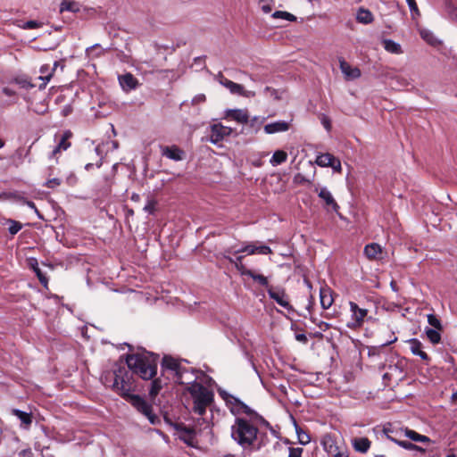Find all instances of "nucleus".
I'll use <instances>...</instances> for the list:
<instances>
[{
	"mask_svg": "<svg viewBox=\"0 0 457 457\" xmlns=\"http://www.w3.org/2000/svg\"><path fill=\"white\" fill-rule=\"evenodd\" d=\"M128 368L143 379H150L156 375L157 362L150 353L129 354L126 358Z\"/></svg>",
	"mask_w": 457,
	"mask_h": 457,
	"instance_id": "obj_3",
	"label": "nucleus"
},
{
	"mask_svg": "<svg viewBox=\"0 0 457 457\" xmlns=\"http://www.w3.org/2000/svg\"><path fill=\"white\" fill-rule=\"evenodd\" d=\"M272 17L275 19L279 18V19L291 21L296 20V17L294 14L287 12H284V11H276L275 12L272 13Z\"/></svg>",
	"mask_w": 457,
	"mask_h": 457,
	"instance_id": "obj_36",
	"label": "nucleus"
},
{
	"mask_svg": "<svg viewBox=\"0 0 457 457\" xmlns=\"http://www.w3.org/2000/svg\"><path fill=\"white\" fill-rule=\"evenodd\" d=\"M349 307L351 317L346 323L347 328L352 329L360 328L362 327L365 320L370 319V317H368V309L359 307L354 302H349Z\"/></svg>",
	"mask_w": 457,
	"mask_h": 457,
	"instance_id": "obj_7",
	"label": "nucleus"
},
{
	"mask_svg": "<svg viewBox=\"0 0 457 457\" xmlns=\"http://www.w3.org/2000/svg\"><path fill=\"white\" fill-rule=\"evenodd\" d=\"M353 446L355 451L366 453L370 447V441L367 437H355L353 439Z\"/></svg>",
	"mask_w": 457,
	"mask_h": 457,
	"instance_id": "obj_25",
	"label": "nucleus"
},
{
	"mask_svg": "<svg viewBox=\"0 0 457 457\" xmlns=\"http://www.w3.org/2000/svg\"><path fill=\"white\" fill-rule=\"evenodd\" d=\"M320 304H321L322 308L325 310L328 309L334 302V299L332 297V292H331L330 288H328L327 287L320 288Z\"/></svg>",
	"mask_w": 457,
	"mask_h": 457,
	"instance_id": "obj_22",
	"label": "nucleus"
},
{
	"mask_svg": "<svg viewBox=\"0 0 457 457\" xmlns=\"http://www.w3.org/2000/svg\"><path fill=\"white\" fill-rule=\"evenodd\" d=\"M295 339L298 341V342H302V343H306L307 342V337L304 334H296L295 335Z\"/></svg>",
	"mask_w": 457,
	"mask_h": 457,
	"instance_id": "obj_56",
	"label": "nucleus"
},
{
	"mask_svg": "<svg viewBox=\"0 0 457 457\" xmlns=\"http://www.w3.org/2000/svg\"><path fill=\"white\" fill-rule=\"evenodd\" d=\"M232 132L233 129L230 127L224 126L221 123H215L211 126L210 141L217 144L225 137H229Z\"/></svg>",
	"mask_w": 457,
	"mask_h": 457,
	"instance_id": "obj_10",
	"label": "nucleus"
},
{
	"mask_svg": "<svg viewBox=\"0 0 457 457\" xmlns=\"http://www.w3.org/2000/svg\"><path fill=\"white\" fill-rule=\"evenodd\" d=\"M95 151L96 153V154L99 156V161L98 162L96 163L97 167H100L102 165V154H101V151H100V146H96L95 147Z\"/></svg>",
	"mask_w": 457,
	"mask_h": 457,
	"instance_id": "obj_55",
	"label": "nucleus"
},
{
	"mask_svg": "<svg viewBox=\"0 0 457 457\" xmlns=\"http://www.w3.org/2000/svg\"><path fill=\"white\" fill-rule=\"evenodd\" d=\"M296 432H297L299 443L301 445H307L308 443H310L311 438H310V436L306 432H304L301 429H298V428L296 429Z\"/></svg>",
	"mask_w": 457,
	"mask_h": 457,
	"instance_id": "obj_41",
	"label": "nucleus"
},
{
	"mask_svg": "<svg viewBox=\"0 0 457 457\" xmlns=\"http://www.w3.org/2000/svg\"><path fill=\"white\" fill-rule=\"evenodd\" d=\"M119 83L124 91H131L137 87L138 80L131 74L126 73L119 76Z\"/></svg>",
	"mask_w": 457,
	"mask_h": 457,
	"instance_id": "obj_18",
	"label": "nucleus"
},
{
	"mask_svg": "<svg viewBox=\"0 0 457 457\" xmlns=\"http://www.w3.org/2000/svg\"><path fill=\"white\" fill-rule=\"evenodd\" d=\"M303 448L296 447V448H289V455L288 457H301L303 453Z\"/></svg>",
	"mask_w": 457,
	"mask_h": 457,
	"instance_id": "obj_47",
	"label": "nucleus"
},
{
	"mask_svg": "<svg viewBox=\"0 0 457 457\" xmlns=\"http://www.w3.org/2000/svg\"><path fill=\"white\" fill-rule=\"evenodd\" d=\"M26 26L29 29H32V28L37 27L38 24L35 21H29L26 22Z\"/></svg>",
	"mask_w": 457,
	"mask_h": 457,
	"instance_id": "obj_58",
	"label": "nucleus"
},
{
	"mask_svg": "<svg viewBox=\"0 0 457 457\" xmlns=\"http://www.w3.org/2000/svg\"><path fill=\"white\" fill-rule=\"evenodd\" d=\"M409 7H410V10L411 12H417L418 11V6H417V4L415 2V0H406Z\"/></svg>",
	"mask_w": 457,
	"mask_h": 457,
	"instance_id": "obj_53",
	"label": "nucleus"
},
{
	"mask_svg": "<svg viewBox=\"0 0 457 457\" xmlns=\"http://www.w3.org/2000/svg\"><path fill=\"white\" fill-rule=\"evenodd\" d=\"M230 253L237 254V253H245L247 255L253 254H270L272 253L271 249L264 245H262L259 242H251L245 244L243 247L237 250H229Z\"/></svg>",
	"mask_w": 457,
	"mask_h": 457,
	"instance_id": "obj_9",
	"label": "nucleus"
},
{
	"mask_svg": "<svg viewBox=\"0 0 457 457\" xmlns=\"http://www.w3.org/2000/svg\"><path fill=\"white\" fill-rule=\"evenodd\" d=\"M163 372H167L169 377L179 384H188V380L193 378V373L181 365V362L171 356H164L162 361Z\"/></svg>",
	"mask_w": 457,
	"mask_h": 457,
	"instance_id": "obj_5",
	"label": "nucleus"
},
{
	"mask_svg": "<svg viewBox=\"0 0 457 457\" xmlns=\"http://www.w3.org/2000/svg\"><path fill=\"white\" fill-rule=\"evenodd\" d=\"M145 210L151 212L152 210H153V205L151 203H149V204H147L145 207Z\"/></svg>",
	"mask_w": 457,
	"mask_h": 457,
	"instance_id": "obj_62",
	"label": "nucleus"
},
{
	"mask_svg": "<svg viewBox=\"0 0 457 457\" xmlns=\"http://www.w3.org/2000/svg\"><path fill=\"white\" fill-rule=\"evenodd\" d=\"M334 156L328 153L322 154L317 156L316 163L320 167H329L333 162Z\"/></svg>",
	"mask_w": 457,
	"mask_h": 457,
	"instance_id": "obj_33",
	"label": "nucleus"
},
{
	"mask_svg": "<svg viewBox=\"0 0 457 457\" xmlns=\"http://www.w3.org/2000/svg\"><path fill=\"white\" fill-rule=\"evenodd\" d=\"M324 326V328L323 330L327 329L328 328V323H325V322H322L320 327L322 328Z\"/></svg>",
	"mask_w": 457,
	"mask_h": 457,
	"instance_id": "obj_64",
	"label": "nucleus"
},
{
	"mask_svg": "<svg viewBox=\"0 0 457 457\" xmlns=\"http://www.w3.org/2000/svg\"><path fill=\"white\" fill-rule=\"evenodd\" d=\"M440 331L441 330H439V329H435V328H425V334H426L427 337L434 345L438 344L441 340Z\"/></svg>",
	"mask_w": 457,
	"mask_h": 457,
	"instance_id": "obj_32",
	"label": "nucleus"
},
{
	"mask_svg": "<svg viewBox=\"0 0 457 457\" xmlns=\"http://www.w3.org/2000/svg\"><path fill=\"white\" fill-rule=\"evenodd\" d=\"M259 7L262 11L263 13H269L271 12L273 8L272 2H269L266 0H261L259 2Z\"/></svg>",
	"mask_w": 457,
	"mask_h": 457,
	"instance_id": "obj_42",
	"label": "nucleus"
},
{
	"mask_svg": "<svg viewBox=\"0 0 457 457\" xmlns=\"http://www.w3.org/2000/svg\"><path fill=\"white\" fill-rule=\"evenodd\" d=\"M10 227L8 228L10 234L15 235L21 229V224L15 220H10Z\"/></svg>",
	"mask_w": 457,
	"mask_h": 457,
	"instance_id": "obj_44",
	"label": "nucleus"
},
{
	"mask_svg": "<svg viewBox=\"0 0 457 457\" xmlns=\"http://www.w3.org/2000/svg\"><path fill=\"white\" fill-rule=\"evenodd\" d=\"M82 5L83 4L75 0H62L60 4L59 12L60 13L70 12L79 15L82 10Z\"/></svg>",
	"mask_w": 457,
	"mask_h": 457,
	"instance_id": "obj_19",
	"label": "nucleus"
},
{
	"mask_svg": "<svg viewBox=\"0 0 457 457\" xmlns=\"http://www.w3.org/2000/svg\"><path fill=\"white\" fill-rule=\"evenodd\" d=\"M329 167H331L337 172H340L342 170L340 161L335 157L333 159V162H331V165H329Z\"/></svg>",
	"mask_w": 457,
	"mask_h": 457,
	"instance_id": "obj_49",
	"label": "nucleus"
},
{
	"mask_svg": "<svg viewBox=\"0 0 457 457\" xmlns=\"http://www.w3.org/2000/svg\"><path fill=\"white\" fill-rule=\"evenodd\" d=\"M24 204H26L29 208L34 209L36 212H37V210L36 208V205L31 201H24Z\"/></svg>",
	"mask_w": 457,
	"mask_h": 457,
	"instance_id": "obj_59",
	"label": "nucleus"
},
{
	"mask_svg": "<svg viewBox=\"0 0 457 457\" xmlns=\"http://www.w3.org/2000/svg\"><path fill=\"white\" fill-rule=\"evenodd\" d=\"M258 428L245 418H237L231 426V437L243 449L259 448Z\"/></svg>",
	"mask_w": 457,
	"mask_h": 457,
	"instance_id": "obj_2",
	"label": "nucleus"
},
{
	"mask_svg": "<svg viewBox=\"0 0 457 457\" xmlns=\"http://www.w3.org/2000/svg\"><path fill=\"white\" fill-rule=\"evenodd\" d=\"M29 265L34 270L35 267H38L37 261L36 259H30Z\"/></svg>",
	"mask_w": 457,
	"mask_h": 457,
	"instance_id": "obj_60",
	"label": "nucleus"
},
{
	"mask_svg": "<svg viewBox=\"0 0 457 457\" xmlns=\"http://www.w3.org/2000/svg\"><path fill=\"white\" fill-rule=\"evenodd\" d=\"M185 385L187 386L185 392L188 393L193 400V411L198 415H204L206 408L213 401V393L201 383L196 382L195 376L188 380V384Z\"/></svg>",
	"mask_w": 457,
	"mask_h": 457,
	"instance_id": "obj_4",
	"label": "nucleus"
},
{
	"mask_svg": "<svg viewBox=\"0 0 457 457\" xmlns=\"http://www.w3.org/2000/svg\"><path fill=\"white\" fill-rule=\"evenodd\" d=\"M339 63L340 70L346 80H353L361 77V72L359 68L350 65L343 59L339 61Z\"/></svg>",
	"mask_w": 457,
	"mask_h": 457,
	"instance_id": "obj_13",
	"label": "nucleus"
},
{
	"mask_svg": "<svg viewBox=\"0 0 457 457\" xmlns=\"http://www.w3.org/2000/svg\"><path fill=\"white\" fill-rule=\"evenodd\" d=\"M403 432H404L405 436L411 439L412 441L421 442V443H427V442L430 441V439L428 436L420 435L414 430L405 428L403 430Z\"/></svg>",
	"mask_w": 457,
	"mask_h": 457,
	"instance_id": "obj_30",
	"label": "nucleus"
},
{
	"mask_svg": "<svg viewBox=\"0 0 457 457\" xmlns=\"http://www.w3.org/2000/svg\"><path fill=\"white\" fill-rule=\"evenodd\" d=\"M445 12L449 19L457 21V5L453 2L445 4Z\"/></svg>",
	"mask_w": 457,
	"mask_h": 457,
	"instance_id": "obj_34",
	"label": "nucleus"
},
{
	"mask_svg": "<svg viewBox=\"0 0 457 457\" xmlns=\"http://www.w3.org/2000/svg\"><path fill=\"white\" fill-rule=\"evenodd\" d=\"M389 439H391L392 441L395 442L398 445L402 446L403 448L404 449H407V450H413L414 448H418L417 445L408 442V441H399V440H396V439H394L392 438L390 436H387Z\"/></svg>",
	"mask_w": 457,
	"mask_h": 457,
	"instance_id": "obj_43",
	"label": "nucleus"
},
{
	"mask_svg": "<svg viewBox=\"0 0 457 457\" xmlns=\"http://www.w3.org/2000/svg\"><path fill=\"white\" fill-rule=\"evenodd\" d=\"M381 43L385 50L390 54H401L403 53L402 46L397 42L391 39H383Z\"/></svg>",
	"mask_w": 457,
	"mask_h": 457,
	"instance_id": "obj_26",
	"label": "nucleus"
},
{
	"mask_svg": "<svg viewBox=\"0 0 457 457\" xmlns=\"http://www.w3.org/2000/svg\"><path fill=\"white\" fill-rule=\"evenodd\" d=\"M290 127H291L290 121L277 120V121L266 124L264 126L263 129L266 134L270 135V134H275V133L286 132L290 129Z\"/></svg>",
	"mask_w": 457,
	"mask_h": 457,
	"instance_id": "obj_15",
	"label": "nucleus"
},
{
	"mask_svg": "<svg viewBox=\"0 0 457 457\" xmlns=\"http://www.w3.org/2000/svg\"><path fill=\"white\" fill-rule=\"evenodd\" d=\"M228 261L233 263L236 267V269L242 274V275H245V276H248L249 275H252V270H249L247 269L244 263H243V256L242 255H238L235 260L232 259V258H228Z\"/></svg>",
	"mask_w": 457,
	"mask_h": 457,
	"instance_id": "obj_28",
	"label": "nucleus"
},
{
	"mask_svg": "<svg viewBox=\"0 0 457 457\" xmlns=\"http://www.w3.org/2000/svg\"><path fill=\"white\" fill-rule=\"evenodd\" d=\"M315 191L317 192L319 197L325 203L326 206L330 207L335 212L338 211L339 206L327 187H317Z\"/></svg>",
	"mask_w": 457,
	"mask_h": 457,
	"instance_id": "obj_16",
	"label": "nucleus"
},
{
	"mask_svg": "<svg viewBox=\"0 0 457 457\" xmlns=\"http://www.w3.org/2000/svg\"><path fill=\"white\" fill-rule=\"evenodd\" d=\"M321 445L324 450L333 457H348L344 443L332 435L327 434L322 437Z\"/></svg>",
	"mask_w": 457,
	"mask_h": 457,
	"instance_id": "obj_6",
	"label": "nucleus"
},
{
	"mask_svg": "<svg viewBox=\"0 0 457 457\" xmlns=\"http://www.w3.org/2000/svg\"><path fill=\"white\" fill-rule=\"evenodd\" d=\"M420 37L433 47L438 48L443 45L442 40L436 37L432 30H420Z\"/></svg>",
	"mask_w": 457,
	"mask_h": 457,
	"instance_id": "obj_23",
	"label": "nucleus"
},
{
	"mask_svg": "<svg viewBox=\"0 0 457 457\" xmlns=\"http://www.w3.org/2000/svg\"><path fill=\"white\" fill-rule=\"evenodd\" d=\"M395 340H396V337H395L394 339H392V340H390V341H388V342H386V343L382 344V345H383V346H384V345H388L392 344L393 342H395Z\"/></svg>",
	"mask_w": 457,
	"mask_h": 457,
	"instance_id": "obj_63",
	"label": "nucleus"
},
{
	"mask_svg": "<svg viewBox=\"0 0 457 457\" xmlns=\"http://www.w3.org/2000/svg\"><path fill=\"white\" fill-rule=\"evenodd\" d=\"M17 83L21 85L23 88L32 87L33 85L28 82L27 80H17Z\"/></svg>",
	"mask_w": 457,
	"mask_h": 457,
	"instance_id": "obj_54",
	"label": "nucleus"
},
{
	"mask_svg": "<svg viewBox=\"0 0 457 457\" xmlns=\"http://www.w3.org/2000/svg\"><path fill=\"white\" fill-rule=\"evenodd\" d=\"M162 154L173 161H181L184 157V152L176 145L162 147Z\"/></svg>",
	"mask_w": 457,
	"mask_h": 457,
	"instance_id": "obj_20",
	"label": "nucleus"
},
{
	"mask_svg": "<svg viewBox=\"0 0 457 457\" xmlns=\"http://www.w3.org/2000/svg\"><path fill=\"white\" fill-rule=\"evenodd\" d=\"M390 286H391V288L394 290V291H397V287H396V283L395 281L392 280L391 283H390Z\"/></svg>",
	"mask_w": 457,
	"mask_h": 457,
	"instance_id": "obj_61",
	"label": "nucleus"
},
{
	"mask_svg": "<svg viewBox=\"0 0 457 457\" xmlns=\"http://www.w3.org/2000/svg\"><path fill=\"white\" fill-rule=\"evenodd\" d=\"M225 118L233 120L240 124H245L248 122L249 115L246 110L228 109L225 111Z\"/></svg>",
	"mask_w": 457,
	"mask_h": 457,
	"instance_id": "obj_14",
	"label": "nucleus"
},
{
	"mask_svg": "<svg viewBox=\"0 0 457 457\" xmlns=\"http://www.w3.org/2000/svg\"><path fill=\"white\" fill-rule=\"evenodd\" d=\"M364 254L369 260H381L385 253L380 245L370 243L364 247Z\"/></svg>",
	"mask_w": 457,
	"mask_h": 457,
	"instance_id": "obj_17",
	"label": "nucleus"
},
{
	"mask_svg": "<svg viewBox=\"0 0 457 457\" xmlns=\"http://www.w3.org/2000/svg\"><path fill=\"white\" fill-rule=\"evenodd\" d=\"M242 412L247 415H251L253 413V411L245 404H241Z\"/></svg>",
	"mask_w": 457,
	"mask_h": 457,
	"instance_id": "obj_57",
	"label": "nucleus"
},
{
	"mask_svg": "<svg viewBox=\"0 0 457 457\" xmlns=\"http://www.w3.org/2000/svg\"><path fill=\"white\" fill-rule=\"evenodd\" d=\"M249 277L263 287L269 286L268 279L263 275L256 274L254 271L252 270V275H249Z\"/></svg>",
	"mask_w": 457,
	"mask_h": 457,
	"instance_id": "obj_40",
	"label": "nucleus"
},
{
	"mask_svg": "<svg viewBox=\"0 0 457 457\" xmlns=\"http://www.w3.org/2000/svg\"><path fill=\"white\" fill-rule=\"evenodd\" d=\"M13 414L15 416H17L21 421L25 424L26 426H29L31 424L32 422V420H31V417H30V414L25 412V411H20V410H13L12 411Z\"/></svg>",
	"mask_w": 457,
	"mask_h": 457,
	"instance_id": "obj_35",
	"label": "nucleus"
},
{
	"mask_svg": "<svg viewBox=\"0 0 457 457\" xmlns=\"http://www.w3.org/2000/svg\"><path fill=\"white\" fill-rule=\"evenodd\" d=\"M206 100V97H205V95L204 94H198L196 96H195L191 101V104L193 105H196V104H202V103H204Z\"/></svg>",
	"mask_w": 457,
	"mask_h": 457,
	"instance_id": "obj_46",
	"label": "nucleus"
},
{
	"mask_svg": "<svg viewBox=\"0 0 457 457\" xmlns=\"http://www.w3.org/2000/svg\"><path fill=\"white\" fill-rule=\"evenodd\" d=\"M102 379L104 385L111 386L128 402H129L139 412L145 415L148 420L154 424L156 416L153 413L152 406L139 395L130 394L134 390L132 375L124 365L117 364L112 371L105 372Z\"/></svg>",
	"mask_w": 457,
	"mask_h": 457,
	"instance_id": "obj_1",
	"label": "nucleus"
},
{
	"mask_svg": "<svg viewBox=\"0 0 457 457\" xmlns=\"http://www.w3.org/2000/svg\"><path fill=\"white\" fill-rule=\"evenodd\" d=\"M2 93L10 99V103H14L16 99V90L12 87H4Z\"/></svg>",
	"mask_w": 457,
	"mask_h": 457,
	"instance_id": "obj_38",
	"label": "nucleus"
},
{
	"mask_svg": "<svg viewBox=\"0 0 457 457\" xmlns=\"http://www.w3.org/2000/svg\"><path fill=\"white\" fill-rule=\"evenodd\" d=\"M59 65V62L55 61L54 62L53 67L51 68L49 65L45 64L41 66L40 68V73L39 79L44 81V83L40 86V88L45 87L46 83L50 80L52 78L54 72L55 71L56 68Z\"/></svg>",
	"mask_w": 457,
	"mask_h": 457,
	"instance_id": "obj_21",
	"label": "nucleus"
},
{
	"mask_svg": "<svg viewBox=\"0 0 457 457\" xmlns=\"http://www.w3.org/2000/svg\"><path fill=\"white\" fill-rule=\"evenodd\" d=\"M411 351L413 354L419 355L422 360H428V354L422 351V344L417 339H411L409 342Z\"/></svg>",
	"mask_w": 457,
	"mask_h": 457,
	"instance_id": "obj_27",
	"label": "nucleus"
},
{
	"mask_svg": "<svg viewBox=\"0 0 457 457\" xmlns=\"http://www.w3.org/2000/svg\"><path fill=\"white\" fill-rule=\"evenodd\" d=\"M216 79L220 85L224 86L233 95L242 96L247 98L253 97L256 95L254 91L246 90L242 85L229 80L228 79L225 78L221 73H219Z\"/></svg>",
	"mask_w": 457,
	"mask_h": 457,
	"instance_id": "obj_8",
	"label": "nucleus"
},
{
	"mask_svg": "<svg viewBox=\"0 0 457 457\" xmlns=\"http://www.w3.org/2000/svg\"><path fill=\"white\" fill-rule=\"evenodd\" d=\"M164 383L161 378H156L152 381L151 387L149 390V395L152 399H154L163 387Z\"/></svg>",
	"mask_w": 457,
	"mask_h": 457,
	"instance_id": "obj_31",
	"label": "nucleus"
},
{
	"mask_svg": "<svg viewBox=\"0 0 457 457\" xmlns=\"http://www.w3.org/2000/svg\"><path fill=\"white\" fill-rule=\"evenodd\" d=\"M268 294L278 304L287 310H291L292 307L289 303L288 296L284 289L269 287Z\"/></svg>",
	"mask_w": 457,
	"mask_h": 457,
	"instance_id": "obj_11",
	"label": "nucleus"
},
{
	"mask_svg": "<svg viewBox=\"0 0 457 457\" xmlns=\"http://www.w3.org/2000/svg\"><path fill=\"white\" fill-rule=\"evenodd\" d=\"M264 93L267 97H270L276 100L280 98L278 92L276 89L270 88L269 87L265 88Z\"/></svg>",
	"mask_w": 457,
	"mask_h": 457,
	"instance_id": "obj_45",
	"label": "nucleus"
},
{
	"mask_svg": "<svg viewBox=\"0 0 457 457\" xmlns=\"http://www.w3.org/2000/svg\"><path fill=\"white\" fill-rule=\"evenodd\" d=\"M96 9L82 5V10L80 12L79 17L84 19L93 18L96 15Z\"/></svg>",
	"mask_w": 457,
	"mask_h": 457,
	"instance_id": "obj_37",
	"label": "nucleus"
},
{
	"mask_svg": "<svg viewBox=\"0 0 457 457\" xmlns=\"http://www.w3.org/2000/svg\"><path fill=\"white\" fill-rule=\"evenodd\" d=\"M61 184L59 179H52L46 181V186L49 188H54Z\"/></svg>",
	"mask_w": 457,
	"mask_h": 457,
	"instance_id": "obj_51",
	"label": "nucleus"
},
{
	"mask_svg": "<svg viewBox=\"0 0 457 457\" xmlns=\"http://www.w3.org/2000/svg\"><path fill=\"white\" fill-rule=\"evenodd\" d=\"M287 159V154L283 150H277L270 160L272 166H278L285 162Z\"/></svg>",
	"mask_w": 457,
	"mask_h": 457,
	"instance_id": "obj_29",
	"label": "nucleus"
},
{
	"mask_svg": "<svg viewBox=\"0 0 457 457\" xmlns=\"http://www.w3.org/2000/svg\"><path fill=\"white\" fill-rule=\"evenodd\" d=\"M71 137V133L70 131L64 132V134L61 137V140L58 142L57 145L50 154V159H54L55 162H58L59 154H61L63 151H66L70 148L71 143L69 142V138Z\"/></svg>",
	"mask_w": 457,
	"mask_h": 457,
	"instance_id": "obj_12",
	"label": "nucleus"
},
{
	"mask_svg": "<svg viewBox=\"0 0 457 457\" xmlns=\"http://www.w3.org/2000/svg\"><path fill=\"white\" fill-rule=\"evenodd\" d=\"M34 271L36 272L39 281L44 285V286H46L47 285V278L43 275V273L41 272L40 269L38 267H35L34 268Z\"/></svg>",
	"mask_w": 457,
	"mask_h": 457,
	"instance_id": "obj_48",
	"label": "nucleus"
},
{
	"mask_svg": "<svg viewBox=\"0 0 457 457\" xmlns=\"http://www.w3.org/2000/svg\"><path fill=\"white\" fill-rule=\"evenodd\" d=\"M321 123L322 125L324 126V128L327 129V130H330L331 129V124H330V120L327 117V116H322L321 118Z\"/></svg>",
	"mask_w": 457,
	"mask_h": 457,
	"instance_id": "obj_52",
	"label": "nucleus"
},
{
	"mask_svg": "<svg viewBox=\"0 0 457 457\" xmlns=\"http://www.w3.org/2000/svg\"><path fill=\"white\" fill-rule=\"evenodd\" d=\"M355 18L358 22L368 25L372 22L373 21V14L371 12L365 8H359L356 12Z\"/></svg>",
	"mask_w": 457,
	"mask_h": 457,
	"instance_id": "obj_24",
	"label": "nucleus"
},
{
	"mask_svg": "<svg viewBox=\"0 0 457 457\" xmlns=\"http://www.w3.org/2000/svg\"><path fill=\"white\" fill-rule=\"evenodd\" d=\"M428 322L432 327L431 328L442 330L441 321L434 314H428Z\"/></svg>",
	"mask_w": 457,
	"mask_h": 457,
	"instance_id": "obj_39",
	"label": "nucleus"
},
{
	"mask_svg": "<svg viewBox=\"0 0 457 457\" xmlns=\"http://www.w3.org/2000/svg\"><path fill=\"white\" fill-rule=\"evenodd\" d=\"M33 111L37 113L43 114L46 112L47 108L45 104H40L32 107Z\"/></svg>",
	"mask_w": 457,
	"mask_h": 457,
	"instance_id": "obj_50",
	"label": "nucleus"
}]
</instances>
